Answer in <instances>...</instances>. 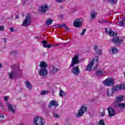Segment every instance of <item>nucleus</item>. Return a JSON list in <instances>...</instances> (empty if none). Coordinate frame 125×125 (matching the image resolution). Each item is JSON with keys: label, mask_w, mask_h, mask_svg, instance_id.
Here are the masks:
<instances>
[{"label": "nucleus", "mask_w": 125, "mask_h": 125, "mask_svg": "<svg viewBox=\"0 0 125 125\" xmlns=\"http://www.w3.org/2000/svg\"><path fill=\"white\" fill-rule=\"evenodd\" d=\"M52 23V20L50 19H48L45 22V24L46 26H49V25H51Z\"/></svg>", "instance_id": "c85d7f7f"}, {"label": "nucleus", "mask_w": 125, "mask_h": 125, "mask_svg": "<svg viewBox=\"0 0 125 125\" xmlns=\"http://www.w3.org/2000/svg\"><path fill=\"white\" fill-rule=\"evenodd\" d=\"M104 1H105V0H103Z\"/></svg>", "instance_id": "13d9d810"}, {"label": "nucleus", "mask_w": 125, "mask_h": 125, "mask_svg": "<svg viewBox=\"0 0 125 125\" xmlns=\"http://www.w3.org/2000/svg\"><path fill=\"white\" fill-rule=\"evenodd\" d=\"M124 100V96L119 95L115 98V102L118 103V102H122Z\"/></svg>", "instance_id": "6ab92c4d"}, {"label": "nucleus", "mask_w": 125, "mask_h": 125, "mask_svg": "<svg viewBox=\"0 0 125 125\" xmlns=\"http://www.w3.org/2000/svg\"><path fill=\"white\" fill-rule=\"evenodd\" d=\"M48 9H49V7H48L47 4H45L40 6L39 8V12H42V14H44V13L48 11Z\"/></svg>", "instance_id": "0eeeda50"}, {"label": "nucleus", "mask_w": 125, "mask_h": 125, "mask_svg": "<svg viewBox=\"0 0 125 125\" xmlns=\"http://www.w3.org/2000/svg\"><path fill=\"white\" fill-rule=\"evenodd\" d=\"M101 117H104L105 116V109L103 108V112L100 113Z\"/></svg>", "instance_id": "72a5a7b5"}, {"label": "nucleus", "mask_w": 125, "mask_h": 125, "mask_svg": "<svg viewBox=\"0 0 125 125\" xmlns=\"http://www.w3.org/2000/svg\"><path fill=\"white\" fill-rule=\"evenodd\" d=\"M87 111V107L85 106L84 105H82V107L80 108V109L78 111V113L76 114V117L77 118H80V117H82L84 114L85 112Z\"/></svg>", "instance_id": "f03ea898"}, {"label": "nucleus", "mask_w": 125, "mask_h": 125, "mask_svg": "<svg viewBox=\"0 0 125 125\" xmlns=\"http://www.w3.org/2000/svg\"><path fill=\"white\" fill-rule=\"evenodd\" d=\"M118 0H109V2L110 4H116Z\"/></svg>", "instance_id": "7c9ffc66"}, {"label": "nucleus", "mask_w": 125, "mask_h": 125, "mask_svg": "<svg viewBox=\"0 0 125 125\" xmlns=\"http://www.w3.org/2000/svg\"><path fill=\"white\" fill-rule=\"evenodd\" d=\"M105 32L106 33V34H107L108 35H109V36H110V37H114V36H117V33L115 34V32H114L113 31H112V30H109L108 31V29H107V28H105Z\"/></svg>", "instance_id": "412c9836"}, {"label": "nucleus", "mask_w": 125, "mask_h": 125, "mask_svg": "<svg viewBox=\"0 0 125 125\" xmlns=\"http://www.w3.org/2000/svg\"><path fill=\"white\" fill-rule=\"evenodd\" d=\"M0 68H1V64L0 63Z\"/></svg>", "instance_id": "5fc2aeb1"}, {"label": "nucleus", "mask_w": 125, "mask_h": 125, "mask_svg": "<svg viewBox=\"0 0 125 125\" xmlns=\"http://www.w3.org/2000/svg\"><path fill=\"white\" fill-rule=\"evenodd\" d=\"M54 118H57V119H58V118H59V115H58V114H54Z\"/></svg>", "instance_id": "79ce46f5"}, {"label": "nucleus", "mask_w": 125, "mask_h": 125, "mask_svg": "<svg viewBox=\"0 0 125 125\" xmlns=\"http://www.w3.org/2000/svg\"><path fill=\"white\" fill-rule=\"evenodd\" d=\"M93 49L96 51V52H97L98 55H101V54H102V52L100 50H98V46L94 45Z\"/></svg>", "instance_id": "5701e85b"}, {"label": "nucleus", "mask_w": 125, "mask_h": 125, "mask_svg": "<svg viewBox=\"0 0 125 125\" xmlns=\"http://www.w3.org/2000/svg\"><path fill=\"white\" fill-rule=\"evenodd\" d=\"M105 74V71L104 70L98 69L96 71V75L98 77H101V76H103Z\"/></svg>", "instance_id": "dca6fc26"}, {"label": "nucleus", "mask_w": 125, "mask_h": 125, "mask_svg": "<svg viewBox=\"0 0 125 125\" xmlns=\"http://www.w3.org/2000/svg\"><path fill=\"white\" fill-rule=\"evenodd\" d=\"M107 111L108 112V116L110 117V118H111V117H113V116H114L115 111L113 109V108L108 107L107 108Z\"/></svg>", "instance_id": "4468645a"}, {"label": "nucleus", "mask_w": 125, "mask_h": 125, "mask_svg": "<svg viewBox=\"0 0 125 125\" xmlns=\"http://www.w3.org/2000/svg\"><path fill=\"white\" fill-rule=\"evenodd\" d=\"M59 95L61 97H63V96H65V92L60 89Z\"/></svg>", "instance_id": "c756f323"}, {"label": "nucleus", "mask_w": 125, "mask_h": 125, "mask_svg": "<svg viewBox=\"0 0 125 125\" xmlns=\"http://www.w3.org/2000/svg\"><path fill=\"white\" fill-rule=\"evenodd\" d=\"M57 1L58 2H62L63 1V0H57Z\"/></svg>", "instance_id": "a18cd8bd"}, {"label": "nucleus", "mask_w": 125, "mask_h": 125, "mask_svg": "<svg viewBox=\"0 0 125 125\" xmlns=\"http://www.w3.org/2000/svg\"><path fill=\"white\" fill-rule=\"evenodd\" d=\"M58 106H59V104H58V102H56L54 100H51L48 105L49 108H51L52 106L58 107Z\"/></svg>", "instance_id": "f8f14e48"}, {"label": "nucleus", "mask_w": 125, "mask_h": 125, "mask_svg": "<svg viewBox=\"0 0 125 125\" xmlns=\"http://www.w3.org/2000/svg\"><path fill=\"white\" fill-rule=\"evenodd\" d=\"M118 50L117 48L115 47H111V52L113 54H115L116 53H117Z\"/></svg>", "instance_id": "bb28decb"}, {"label": "nucleus", "mask_w": 125, "mask_h": 125, "mask_svg": "<svg viewBox=\"0 0 125 125\" xmlns=\"http://www.w3.org/2000/svg\"><path fill=\"white\" fill-rule=\"evenodd\" d=\"M34 123L35 125H44V120L42 117L36 116L35 118Z\"/></svg>", "instance_id": "7ed1b4c3"}, {"label": "nucleus", "mask_w": 125, "mask_h": 125, "mask_svg": "<svg viewBox=\"0 0 125 125\" xmlns=\"http://www.w3.org/2000/svg\"><path fill=\"white\" fill-rule=\"evenodd\" d=\"M86 32V29H83L82 32L80 33V36H83L84 35V33Z\"/></svg>", "instance_id": "c9c22d12"}, {"label": "nucleus", "mask_w": 125, "mask_h": 125, "mask_svg": "<svg viewBox=\"0 0 125 125\" xmlns=\"http://www.w3.org/2000/svg\"><path fill=\"white\" fill-rule=\"evenodd\" d=\"M98 125H105V123L104 122V120H100L98 122Z\"/></svg>", "instance_id": "2f4dec72"}, {"label": "nucleus", "mask_w": 125, "mask_h": 125, "mask_svg": "<svg viewBox=\"0 0 125 125\" xmlns=\"http://www.w3.org/2000/svg\"><path fill=\"white\" fill-rule=\"evenodd\" d=\"M106 94L109 97L113 96V95H114V90H113V89H108L107 90Z\"/></svg>", "instance_id": "b1692460"}, {"label": "nucleus", "mask_w": 125, "mask_h": 125, "mask_svg": "<svg viewBox=\"0 0 125 125\" xmlns=\"http://www.w3.org/2000/svg\"><path fill=\"white\" fill-rule=\"evenodd\" d=\"M122 89H125V84L116 85L112 87L114 92L119 91V90H122Z\"/></svg>", "instance_id": "6e6552de"}, {"label": "nucleus", "mask_w": 125, "mask_h": 125, "mask_svg": "<svg viewBox=\"0 0 125 125\" xmlns=\"http://www.w3.org/2000/svg\"><path fill=\"white\" fill-rule=\"evenodd\" d=\"M58 45H59L58 43H54L53 46H58Z\"/></svg>", "instance_id": "49530a36"}, {"label": "nucleus", "mask_w": 125, "mask_h": 125, "mask_svg": "<svg viewBox=\"0 0 125 125\" xmlns=\"http://www.w3.org/2000/svg\"><path fill=\"white\" fill-rule=\"evenodd\" d=\"M104 23H109L108 21H104Z\"/></svg>", "instance_id": "09e8293b"}, {"label": "nucleus", "mask_w": 125, "mask_h": 125, "mask_svg": "<svg viewBox=\"0 0 125 125\" xmlns=\"http://www.w3.org/2000/svg\"><path fill=\"white\" fill-rule=\"evenodd\" d=\"M42 44H43V47H44V48H46V47H47L48 48H50L51 47H52V44H51L47 45V41H42Z\"/></svg>", "instance_id": "aec40b11"}, {"label": "nucleus", "mask_w": 125, "mask_h": 125, "mask_svg": "<svg viewBox=\"0 0 125 125\" xmlns=\"http://www.w3.org/2000/svg\"><path fill=\"white\" fill-rule=\"evenodd\" d=\"M9 74V78L11 79V80H13V79H15L16 76H17V72L14 71H11Z\"/></svg>", "instance_id": "a211bd4d"}, {"label": "nucleus", "mask_w": 125, "mask_h": 125, "mask_svg": "<svg viewBox=\"0 0 125 125\" xmlns=\"http://www.w3.org/2000/svg\"><path fill=\"white\" fill-rule=\"evenodd\" d=\"M0 104H1V103L0 102Z\"/></svg>", "instance_id": "6e6d98bb"}, {"label": "nucleus", "mask_w": 125, "mask_h": 125, "mask_svg": "<svg viewBox=\"0 0 125 125\" xmlns=\"http://www.w3.org/2000/svg\"><path fill=\"white\" fill-rule=\"evenodd\" d=\"M60 17H61V18H63V16L62 15H60Z\"/></svg>", "instance_id": "8fccbe9b"}, {"label": "nucleus", "mask_w": 125, "mask_h": 125, "mask_svg": "<svg viewBox=\"0 0 125 125\" xmlns=\"http://www.w3.org/2000/svg\"><path fill=\"white\" fill-rule=\"evenodd\" d=\"M31 15L30 14H27L25 17L24 21L22 23V26H24V27H28L31 23Z\"/></svg>", "instance_id": "39448f33"}, {"label": "nucleus", "mask_w": 125, "mask_h": 125, "mask_svg": "<svg viewBox=\"0 0 125 125\" xmlns=\"http://www.w3.org/2000/svg\"><path fill=\"white\" fill-rule=\"evenodd\" d=\"M47 94H48V91L44 90V91H41L42 95H44Z\"/></svg>", "instance_id": "f704fd0d"}, {"label": "nucleus", "mask_w": 125, "mask_h": 125, "mask_svg": "<svg viewBox=\"0 0 125 125\" xmlns=\"http://www.w3.org/2000/svg\"><path fill=\"white\" fill-rule=\"evenodd\" d=\"M120 24H121V25H125V20L124 21H121L120 22Z\"/></svg>", "instance_id": "4c0bfd02"}, {"label": "nucleus", "mask_w": 125, "mask_h": 125, "mask_svg": "<svg viewBox=\"0 0 125 125\" xmlns=\"http://www.w3.org/2000/svg\"><path fill=\"white\" fill-rule=\"evenodd\" d=\"M91 17L93 19H95L96 18V15H97V13L92 11V13L90 14Z\"/></svg>", "instance_id": "cd10ccee"}, {"label": "nucleus", "mask_w": 125, "mask_h": 125, "mask_svg": "<svg viewBox=\"0 0 125 125\" xmlns=\"http://www.w3.org/2000/svg\"><path fill=\"white\" fill-rule=\"evenodd\" d=\"M7 106L8 108V111L9 112H12V113H15V107L13 106V105H11L10 104H7Z\"/></svg>", "instance_id": "f3484780"}, {"label": "nucleus", "mask_w": 125, "mask_h": 125, "mask_svg": "<svg viewBox=\"0 0 125 125\" xmlns=\"http://www.w3.org/2000/svg\"><path fill=\"white\" fill-rule=\"evenodd\" d=\"M61 7H62V6H61Z\"/></svg>", "instance_id": "bf43d9fd"}, {"label": "nucleus", "mask_w": 125, "mask_h": 125, "mask_svg": "<svg viewBox=\"0 0 125 125\" xmlns=\"http://www.w3.org/2000/svg\"><path fill=\"white\" fill-rule=\"evenodd\" d=\"M115 83V81L113 79L108 78L105 81H104V84L106 86H110V85H113Z\"/></svg>", "instance_id": "423d86ee"}, {"label": "nucleus", "mask_w": 125, "mask_h": 125, "mask_svg": "<svg viewBox=\"0 0 125 125\" xmlns=\"http://www.w3.org/2000/svg\"><path fill=\"white\" fill-rule=\"evenodd\" d=\"M70 68H72L71 72L75 75V76H79V74L81 72L80 71V68H79V66H74L70 67Z\"/></svg>", "instance_id": "1a4fd4ad"}, {"label": "nucleus", "mask_w": 125, "mask_h": 125, "mask_svg": "<svg viewBox=\"0 0 125 125\" xmlns=\"http://www.w3.org/2000/svg\"><path fill=\"white\" fill-rule=\"evenodd\" d=\"M117 107H120V108H125V103H117L114 106V108H116Z\"/></svg>", "instance_id": "4be33fe9"}, {"label": "nucleus", "mask_w": 125, "mask_h": 125, "mask_svg": "<svg viewBox=\"0 0 125 125\" xmlns=\"http://www.w3.org/2000/svg\"><path fill=\"white\" fill-rule=\"evenodd\" d=\"M4 30V26L1 25L0 26V31H3Z\"/></svg>", "instance_id": "a19ab883"}, {"label": "nucleus", "mask_w": 125, "mask_h": 125, "mask_svg": "<svg viewBox=\"0 0 125 125\" xmlns=\"http://www.w3.org/2000/svg\"><path fill=\"white\" fill-rule=\"evenodd\" d=\"M4 101H5V102H7V101H8V96L4 97Z\"/></svg>", "instance_id": "ea45409f"}, {"label": "nucleus", "mask_w": 125, "mask_h": 125, "mask_svg": "<svg viewBox=\"0 0 125 125\" xmlns=\"http://www.w3.org/2000/svg\"><path fill=\"white\" fill-rule=\"evenodd\" d=\"M59 71H60L59 68L54 66V65H52L51 66V70L50 71V72L52 74H57Z\"/></svg>", "instance_id": "2eb2a0df"}, {"label": "nucleus", "mask_w": 125, "mask_h": 125, "mask_svg": "<svg viewBox=\"0 0 125 125\" xmlns=\"http://www.w3.org/2000/svg\"><path fill=\"white\" fill-rule=\"evenodd\" d=\"M25 83L26 88H28L29 90H31V89H32V85L30 84V82H29V81H26Z\"/></svg>", "instance_id": "a878e982"}, {"label": "nucleus", "mask_w": 125, "mask_h": 125, "mask_svg": "<svg viewBox=\"0 0 125 125\" xmlns=\"http://www.w3.org/2000/svg\"><path fill=\"white\" fill-rule=\"evenodd\" d=\"M99 23H100V24H103L104 23V21L103 20H101L99 21Z\"/></svg>", "instance_id": "c03bdc74"}, {"label": "nucleus", "mask_w": 125, "mask_h": 125, "mask_svg": "<svg viewBox=\"0 0 125 125\" xmlns=\"http://www.w3.org/2000/svg\"><path fill=\"white\" fill-rule=\"evenodd\" d=\"M122 42L123 40H120L119 37H115L112 39V42L115 45H120Z\"/></svg>", "instance_id": "9d476101"}, {"label": "nucleus", "mask_w": 125, "mask_h": 125, "mask_svg": "<svg viewBox=\"0 0 125 125\" xmlns=\"http://www.w3.org/2000/svg\"><path fill=\"white\" fill-rule=\"evenodd\" d=\"M4 120V115L3 114H0V123Z\"/></svg>", "instance_id": "473e14b6"}, {"label": "nucleus", "mask_w": 125, "mask_h": 125, "mask_svg": "<svg viewBox=\"0 0 125 125\" xmlns=\"http://www.w3.org/2000/svg\"><path fill=\"white\" fill-rule=\"evenodd\" d=\"M63 27H66V24H63L62 25H58V28H63Z\"/></svg>", "instance_id": "e433bc0d"}, {"label": "nucleus", "mask_w": 125, "mask_h": 125, "mask_svg": "<svg viewBox=\"0 0 125 125\" xmlns=\"http://www.w3.org/2000/svg\"><path fill=\"white\" fill-rule=\"evenodd\" d=\"M36 39H37V40H38V39H39V37L36 36Z\"/></svg>", "instance_id": "864d4df0"}, {"label": "nucleus", "mask_w": 125, "mask_h": 125, "mask_svg": "<svg viewBox=\"0 0 125 125\" xmlns=\"http://www.w3.org/2000/svg\"><path fill=\"white\" fill-rule=\"evenodd\" d=\"M59 125L58 124H56V125Z\"/></svg>", "instance_id": "4d7b16f0"}, {"label": "nucleus", "mask_w": 125, "mask_h": 125, "mask_svg": "<svg viewBox=\"0 0 125 125\" xmlns=\"http://www.w3.org/2000/svg\"><path fill=\"white\" fill-rule=\"evenodd\" d=\"M80 61L79 59V55H76L73 58H72L71 63L70 64V67H74L75 65L79 64Z\"/></svg>", "instance_id": "20e7f679"}, {"label": "nucleus", "mask_w": 125, "mask_h": 125, "mask_svg": "<svg viewBox=\"0 0 125 125\" xmlns=\"http://www.w3.org/2000/svg\"><path fill=\"white\" fill-rule=\"evenodd\" d=\"M68 30H69V28H68V27L65 26V31H67Z\"/></svg>", "instance_id": "de8ad7c7"}, {"label": "nucleus", "mask_w": 125, "mask_h": 125, "mask_svg": "<svg viewBox=\"0 0 125 125\" xmlns=\"http://www.w3.org/2000/svg\"><path fill=\"white\" fill-rule=\"evenodd\" d=\"M18 18H19V16H17L16 17V19H18Z\"/></svg>", "instance_id": "603ef678"}, {"label": "nucleus", "mask_w": 125, "mask_h": 125, "mask_svg": "<svg viewBox=\"0 0 125 125\" xmlns=\"http://www.w3.org/2000/svg\"><path fill=\"white\" fill-rule=\"evenodd\" d=\"M73 25L75 28H80L82 27V21L80 19H77L74 21Z\"/></svg>", "instance_id": "9b49d317"}, {"label": "nucleus", "mask_w": 125, "mask_h": 125, "mask_svg": "<svg viewBox=\"0 0 125 125\" xmlns=\"http://www.w3.org/2000/svg\"><path fill=\"white\" fill-rule=\"evenodd\" d=\"M99 58L98 57H95L93 60L88 63L87 66L86 71H91L92 70V66L94 64L95 66L93 67L94 70H96L97 69V67H98V60Z\"/></svg>", "instance_id": "f257e3e1"}, {"label": "nucleus", "mask_w": 125, "mask_h": 125, "mask_svg": "<svg viewBox=\"0 0 125 125\" xmlns=\"http://www.w3.org/2000/svg\"><path fill=\"white\" fill-rule=\"evenodd\" d=\"M3 40L4 42H6V39H3Z\"/></svg>", "instance_id": "3c124183"}, {"label": "nucleus", "mask_w": 125, "mask_h": 125, "mask_svg": "<svg viewBox=\"0 0 125 125\" xmlns=\"http://www.w3.org/2000/svg\"><path fill=\"white\" fill-rule=\"evenodd\" d=\"M48 72L47 71V69L46 68H42L40 69L39 74L40 76H46L47 75Z\"/></svg>", "instance_id": "ddd939ff"}, {"label": "nucleus", "mask_w": 125, "mask_h": 125, "mask_svg": "<svg viewBox=\"0 0 125 125\" xmlns=\"http://www.w3.org/2000/svg\"><path fill=\"white\" fill-rule=\"evenodd\" d=\"M17 52L15 51H13L11 52V55H16Z\"/></svg>", "instance_id": "58836bf2"}, {"label": "nucleus", "mask_w": 125, "mask_h": 125, "mask_svg": "<svg viewBox=\"0 0 125 125\" xmlns=\"http://www.w3.org/2000/svg\"><path fill=\"white\" fill-rule=\"evenodd\" d=\"M10 30L11 32H14V27H10Z\"/></svg>", "instance_id": "37998d69"}, {"label": "nucleus", "mask_w": 125, "mask_h": 125, "mask_svg": "<svg viewBox=\"0 0 125 125\" xmlns=\"http://www.w3.org/2000/svg\"><path fill=\"white\" fill-rule=\"evenodd\" d=\"M40 67L41 68L45 69V68H47L48 67V65H47V63H45L44 61H42L40 62Z\"/></svg>", "instance_id": "393cba45"}]
</instances>
